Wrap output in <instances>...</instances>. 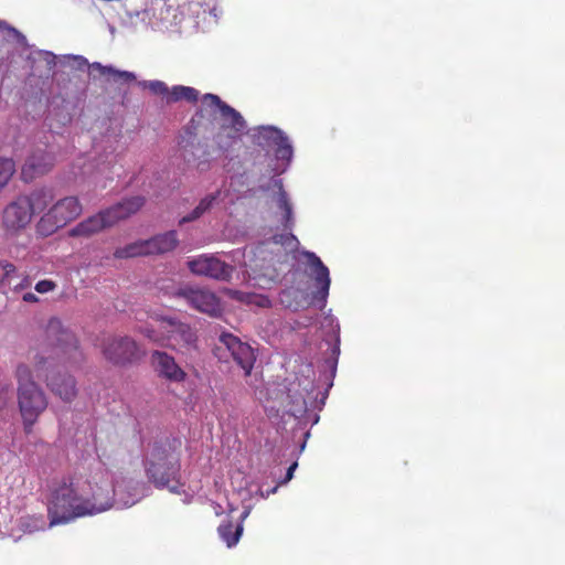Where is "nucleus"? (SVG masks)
<instances>
[{
    "label": "nucleus",
    "instance_id": "4468645a",
    "mask_svg": "<svg viewBox=\"0 0 565 565\" xmlns=\"http://www.w3.org/2000/svg\"><path fill=\"white\" fill-rule=\"evenodd\" d=\"M150 363L160 379L171 383H183L186 380V372L178 364L174 356L166 351H152Z\"/></svg>",
    "mask_w": 565,
    "mask_h": 565
},
{
    "label": "nucleus",
    "instance_id": "7ed1b4c3",
    "mask_svg": "<svg viewBox=\"0 0 565 565\" xmlns=\"http://www.w3.org/2000/svg\"><path fill=\"white\" fill-rule=\"evenodd\" d=\"M180 447L181 440L177 438L158 441L145 460L146 476L157 489H168L175 494L184 492L180 473Z\"/></svg>",
    "mask_w": 565,
    "mask_h": 565
},
{
    "label": "nucleus",
    "instance_id": "412c9836",
    "mask_svg": "<svg viewBox=\"0 0 565 565\" xmlns=\"http://www.w3.org/2000/svg\"><path fill=\"white\" fill-rule=\"evenodd\" d=\"M243 524L237 523L233 524L231 520L222 522L217 527V533L221 536V539L225 542L227 547H234L242 534H243Z\"/></svg>",
    "mask_w": 565,
    "mask_h": 565
},
{
    "label": "nucleus",
    "instance_id": "a211bd4d",
    "mask_svg": "<svg viewBox=\"0 0 565 565\" xmlns=\"http://www.w3.org/2000/svg\"><path fill=\"white\" fill-rule=\"evenodd\" d=\"M149 255H161L173 250L178 244V233L168 231L147 239Z\"/></svg>",
    "mask_w": 565,
    "mask_h": 565
},
{
    "label": "nucleus",
    "instance_id": "9b49d317",
    "mask_svg": "<svg viewBox=\"0 0 565 565\" xmlns=\"http://www.w3.org/2000/svg\"><path fill=\"white\" fill-rule=\"evenodd\" d=\"M106 360L116 365H126L138 361L142 353L137 342L129 337H114L103 344Z\"/></svg>",
    "mask_w": 565,
    "mask_h": 565
},
{
    "label": "nucleus",
    "instance_id": "393cba45",
    "mask_svg": "<svg viewBox=\"0 0 565 565\" xmlns=\"http://www.w3.org/2000/svg\"><path fill=\"white\" fill-rule=\"evenodd\" d=\"M199 98V92L190 86L175 85L169 90L167 103H177L180 100H186L189 103H195Z\"/></svg>",
    "mask_w": 565,
    "mask_h": 565
},
{
    "label": "nucleus",
    "instance_id": "6ab92c4d",
    "mask_svg": "<svg viewBox=\"0 0 565 565\" xmlns=\"http://www.w3.org/2000/svg\"><path fill=\"white\" fill-rule=\"evenodd\" d=\"M20 196L28 201L29 210L32 215L43 212L54 200L53 191L47 188L36 189L28 195Z\"/></svg>",
    "mask_w": 565,
    "mask_h": 565
},
{
    "label": "nucleus",
    "instance_id": "f03ea898",
    "mask_svg": "<svg viewBox=\"0 0 565 565\" xmlns=\"http://www.w3.org/2000/svg\"><path fill=\"white\" fill-rule=\"evenodd\" d=\"M113 502L110 484L94 490L87 481L73 476L63 477L51 487L47 502L50 526L104 512L113 507Z\"/></svg>",
    "mask_w": 565,
    "mask_h": 565
},
{
    "label": "nucleus",
    "instance_id": "2eb2a0df",
    "mask_svg": "<svg viewBox=\"0 0 565 565\" xmlns=\"http://www.w3.org/2000/svg\"><path fill=\"white\" fill-rule=\"evenodd\" d=\"M55 158L46 149L38 148L26 158L21 169V179L31 182L47 173L54 167Z\"/></svg>",
    "mask_w": 565,
    "mask_h": 565
},
{
    "label": "nucleus",
    "instance_id": "c85d7f7f",
    "mask_svg": "<svg viewBox=\"0 0 565 565\" xmlns=\"http://www.w3.org/2000/svg\"><path fill=\"white\" fill-rule=\"evenodd\" d=\"M286 233L277 234L273 236V239L276 244L285 245V246H297L298 239L297 237L291 233V231H285Z\"/></svg>",
    "mask_w": 565,
    "mask_h": 565
},
{
    "label": "nucleus",
    "instance_id": "1a4fd4ad",
    "mask_svg": "<svg viewBox=\"0 0 565 565\" xmlns=\"http://www.w3.org/2000/svg\"><path fill=\"white\" fill-rule=\"evenodd\" d=\"M213 354L220 362L228 363L233 360L244 371L245 376L250 375L256 362L253 348L228 332H223L218 337V341L213 348Z\"/></svg>",
    "mask_w": 565,
    "mask_h": 565
},
{
    "label": "nucleus",
    "instance_id": "f257e3e1",
    "mask_svg": "<svg viewBox=\"0 0 565 565\" xmlns=\"http://www.w3.org/2000/svg\"><path fill=\"white\" fill-rule=\"evenodd\" d=\"M83 359L77 338L56 318L49 320L41 348L30 356L36 377L66 403L77 396L76 380L61 367L78 366Z\"/></svg>",
    "mask_w": 565,
    "mask_h": 565
},
{
    "label": "nucleus",
    "instance_id": "2f4dec72",
    "mask_svg": "<svg viewBox=\"0 0 565 565\" xmlns=\"http://www.w3.org/2000/svg\"><path fill=\"white\" fill-rule=\"evenodd\" d=\"M55 287H56V284L54 281L44 279V280H40L35 285V290L40 294H45V292L54 290Z\"/></svg>",
    "mask_w": 565,
    "mask_h": 565
},
{
    "label": "nucleus",
    "instance_id": "4c0bfd02",
    "mask_svg": "<svg viewBox=\"0 0 565 565\" xmlns=\"http://www.w3.org/2000/svg\"><path fill=\"white\" fill-rule=\"evenodd\" d=\"M78 60H79V64H81V65H82V64H87V61H86L85 58H83V57H78Z\"/></svg>",
    "mask_w": 565,
    "mask_h": 565
},
{
    "label": "nucleus",
    "instance_id": "6e6552de",
    "mask_svg": "<svg viewBox=\"0 0 565 565\" xmlns=\"http://www.w3.org/2000/svg\"><path fill=\"white\" fill-rule=\"evenodd\" d=\"M83 212V206L76 196H65L57 200L38 221L36 233L47 237L60 228L77 218Z\"/></svg>",
    "mask_w": 565,
    "mask_h": 565
},
{
    "label": "nucleus",
    "instance_id": "39448f33",
    "mask_svg": "<svg viewBox=\"0 0 565 565\" xmlns=\"http://www.w3.org/2000/svg\"><path fill=\"white\" fill-rule=\"evenodd\" d=\"M33 372L26 363H19L14 372L18 406L26 434L32 431L34 424L49 405L44 391L33 379Z\"/></svg>",
    "mask_w": 565,
    "mask_h": 565
},
{
    "label": "nucleus",
    "instance_id": "9d476101",
    "mask_svg": "<svg viewBox=\"0 0 565 565\" xmlns=\"http://www.w3.org/2000/svg\"><path fill=\"white\" fill-rule=\"evenodd\" d=\"M33 215L29 210L28 201L18 196L10 202L1 215V227L7 237L20 235L32 222Z\"/></svg>",
    "mask_w": 565,
    "mask_h": 565
},
{
    "label": "nucleus",
    "instance_id": "f8f14e48",
    "mask_svg": "<svg viewBox=\"0 0 565 565\" xmlns=\"http://www.w3.org/2000/svg\"><path fill=\"white\" fill-rule=\"evenodd\" d=\"M191 273L206 276L216 280L227 281L231 279L234 267L215 257L214 255H201L188 262Z\"/></svg>",
    "mask_w": 565,
    "mask_h": 565
},
{
    "label": "nucleus",
    "instance_id": "20e7f679",
    "mask_svg": "<svg viewBox=\"0 0 565 565\" xmlns=\"http://www.w3.org/2000/svg\"><path fill=\"white\" fill-rule=\"evenodd\" d=\"M157 328L139 327L138 332L151 342L182 354L198 349L196 331L175 317L156 316Z\"/></svg>",
    "mask_w": 565,
    "mask_h": 565
},
{
    "label": "nucleus",
    "instance_id": "f3484780",
    "mask_svg": "<svg viewBox=\"0 0 565 565\" xmlns=\"http://www.w3.org/2000/svg\"><path fill=\"white\" fill-rule=\"evenodd\" d=\"M263 137L276 146V157L289 161L292 157V148L287 136L281 130L267 127L264 128Z\"/></svg>",
    "mask_w": 565,
    "mask_h": 565
},
{
    "label": "nucleus",
    "instance_id": "aec40b11",
    "mask_svg": "<svg viewBox=\"0 0 565 565\" xmlns=\"http://www.w3.org/2000/svg\"><path fill=\"white\" fill-rule=\"evenodd\" d=\"M92 68L97 70L99 75L103 76L107 82L116 84H129L136 81V75L131 72L119 71L113 66H104L98 62L90 65Z\"/></svg>",
    "mask_w": 565,
    "mask_h": 565
},
{
    "label": "nucleus",
    "instance_id": "7c9ffc66",
    "mask_svg": "<svg viewBox=\"0 0 565 565\" xmlns=\"http://www.w3.org/2000/svg\"><path fill=\"white\" fill-rule=\"evenodd\" d=\"M15 271V266L8 262H0V282L10 277Z\"/></svg>",
    "mask_w": 565,
    "mask_h": 565
},
{
    "label": "nucleus",
    "instance_id": "5701e85b",
    "mask_svg": "<svg viewBox=\"0 0 565 565\" xmlns=\"http://www.w3.org/2000/svg\"><path fill=\"white\" fill-rule=\"evenodd\" d=\"M138 256H149L147 239L136 241L114 252V257L118 259Z\"/></svg>",
    "mask_w": 565,
    "mask_h": 565
},
{
    "label": "nucleus",
    "instance_id": "f704fd0d",
    "mask_svg": "<svg viewBox=\"0 0 565 565\" xmlns=\"http://www.w3.org/2000/svg\"><path fill=\"white\" fill-rule=\"evenodd\" d=\"M23 300L25 302H36L39 299L38 297L32 292H26L23 295Z\"/></svg>",
    "mask_w": 565,
    "mask_h": 565
},
{
    "label": "nucleus",
    "instance_id": "e433bc0d",
    "mask_svg": "<svg viewBox=\"0 0 565 565\" xmlns=\"http://www.w3.org/2000/svg\"><path fill=\"white\" fill-rule=\"evenodd\" d=\"M289 295H290V292H289V291H282V292H281V302H284V303H285V297H288Z\"/></svg>",
    "mask_w": 565,
    "mask_h": 565
},
{
    "label": "nucleus",
    "instance_id": "a878e982",
    "mask_svg": "<svg viewBox=\"0 0 565 565\" xmlns=\"http://www.w3.org/2000/svg\"><path fill=\"white\" fill-rule=\"evenodd\" d=\"M232 297L246 305H255L260 308H269L271 306V301L267 296L255 292L235 290L233 291Z\"/></svg>",
    "mask_w": 565,
    "mask_h": 565
},
{
    "label": "nucleus",
    "instance_id": "bb28decb",
    "mask_svg": "<svg viewBox=\"0 0 565 565\" xmlns=\"http://www.w3.org/2000/svg\"><path fill=\"white\" fill-rule=\"evenodd\" d=\"M15 172V162L9 158H0V191L9 183Z\"/></svg>",
    "mask_w": 565,
    "mask_h": 565
},
{
    "label": "nucleus",
    "instance_id": "cd10ccee",
    "mask_svg": "<svg viewBox=\"0 0 565 565\" xmlns=\"http://www.w3.org/2000/svg\"><path fill=\"white\" fill-rule=\"evenodd\" d=\"M12 397V386L8 381L0 380V409L7 407Z\"/></svg>",
    "mask_w": 565,
    "mask_h": 565
},
{
    "label": "nucleus",
    "instance_id": "ddd939ff",
    "mask_svg": "<svg viewBox=\"0 0 565 565\" xmlns=\"http://www.w3.org/2000/svg\"><path fill=\"white\" fill-rule=\"evenodd\" d=\"M175 295L183 298L193 309L216 316L221 312V303L218 298L206 289L183 287L178 289Z\"/></svg>",
    "mask_w": 565,
    "mask_h": 565
},
{
    "label": "nucleus",
    "instance_id": "72a5a7b5",
    "mask_svg": "<svg viewBox=\"0 0 565 565\" xmlns=\"http://www.w3.org/2000/svg\"><path fill=\"white\" fill-rule=\"evenodd\" d=\"M0 29H4V30L12 32L17 35H20L18 30H15L13 26L8 25L4 21H1V20H0Z\"/></svg>",
    "mask_w": 565,
    "mask_h": 565
},
{
    "label": "nucleus",
    "instance_id": "473e14b6",
    "mask_svg": "<svg viewBox=\"0 0 565 565\" xmlns=\"http://www.w3.org/2000/svg\"><path fill=\"white\" fill-rule=\"evenodd\" d=\"M297 468V462H294L288 469H287V472H286V477L284 479L282 482H288L289 480H291L292 476H294V471L295 469Z\"/></svg>",
    "mask_w": 565,
    "mask_h": 565
},
{
    "label": "nucleus",
    "instance_id": "c9c22d12",
    "mask_svg": "<svg viewBox=\"0 0 565 565\" xmlns=\"http://www.w3.org/2000/svg\"><path fill=\"white\" fill-rule=\"evenodd\" d=\"M249 514V509H245L241 515V522L243 524V521L248 516Z\"/></svg>",
    "mask_w": 565,
    "mask_h": 565
},
{
    "label": "nucleus",
    "instance_id": "b1692460",
    "mask_svg": "<svg viewBox=\"0 0 565 565\" xmlns=\"http://www.w3.org/2000/svg\"><path fill=\"white\" fill-rule=\"evenodd\" d=\"M217 196H218V192L215 194H209V195L204 196L191 213L183 216L179 221V224L183 225L185 223H190V222H193V221H196L198 218H200L203 214H205L206 212H209L212 209Z\"/></svg>",
    "mask_w": 565,
    "mask_h": 565
},
{
    "label": "nucleus",
    "instance_id": "dca6fc26",
    "mask_svg": "<svg viewBox=\"0 0 565 565\" xmlns=\"http://www.w3.org/2000/svg\"><path fill=\"white\" fill-rule=\"evenodd\" d=\"M303 256L307 258L308 266L311 269L310 275L313 277L317 287L313 298L324 305L331 284L329 269L315 253L306 250Z\"/></svg>",
    "mask_w": 565,
    "mask_h": 565
},
{
    "label": "nucleus",
    "instance_id": "c756f323",
    "mask_svg": "<svg viewBox=\"0 0 565 565\" xmlns=\"http://www.w3.org/2000/svg\"><path fill=\"white\" fill-rule=\"evenodd\" d=\"M149 88L152 93L157 95H166L169 96L170 88L166 85V83L161 81H152L149 83Z\"/></svg>",
    "mask_w": 565,
    "mask_h": 565
},
{
    "label": "nucleus",
    "instance_id": "423d86ee",
    "mask_svg": "<svg viewBox=\"0 0 565 565\" xmlns=\"http://www.w3.org/2000/svg\"><path fill=\"white\" fill-rule=\"evenodd\" d=\"M216 110L221 114L222 124L214 136V141L222 152H228L241 140L246 129V121L236 109L214 94L203 95L201 108L195 113V117H202L203 111Z\"/></svg>",
    "mask_w": 565,
    "mask_h": 565
},
{
    "label": "nucleus",
    "instance_id": "4be33fe9",
    "mask_svg": "<svg viewBox=\"0 0 565 565\" xmlns=\"http://www.w3.org/2000/svg\"><path fill=\"white\" fill-rule=\"evenodd\" d=\"M278 209L282 212L281 228L282 231H291L295 225L292 205L282 185H279V193L277 198Z\"/></svg>",
    "mask_w": 565,
    "mask_h": 565
},
{
    "label": "nucleus",
    "instance_id": "0eeeda50",
    "mask_svg": "<svg viewBox=\"0 0 565 565\" xmlns=\"http://www.w3.org/2000/svg\"><path fill=\"white\" fill-rule=\"evenodd\" d=\"M143 204L145 199L142 196L125 199L121 202L99 211L98 213L77 223L68 231V236L88 238L102 232L104 228L111 227L119 221L137 213Z\"/></svg>",
    "mask_w": 565,
    "mask_h": 565
}]
</instances>
